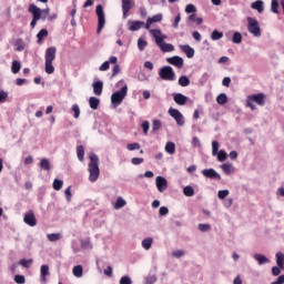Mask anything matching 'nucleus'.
I'll list each match as a JSON object with an SVG mask.
<instances>
[{
	"instance_id": "48",
	"label": "nucleus",
	"mask_w": 284,
	"mask_h": 284,
	"mask_svg": "<svg viewBox=\"0 0 284 284\" xmlns=\"http://www.w3.org/2000/svg\"><path fill=\"white\" fill-rule=\"evenodd\" d=\"M227 196H230V190H221L217 192V197L220 199V201L227 199Z\"/></svg>"
},
{
	"instance_id": "38",
	"label": "nucleus",
	"mask_w": 284,
	"mask_h": 284,
	"mask_svg": "<svg viewBox=\"0 0 284 284\" xmlns=\"http://www.w3.org/2000/svg\"><path fill=\"white\" fill-rule=\"evenodd\" d=\"M45 37H48V30L47 29L40 30L39 33L37 34L38 43H41V41H43Z\"/></svg>"
},
{
	"instance_id": "32",
	"label": "nucleus",
	"mask_w": 284,
	"mask_h": 284,
	"mask_svg": "<svg viewBox=\"0 0 284 284\" xmlns=\"http://www.w3.org/2000/svg\"><path fill=\"white\" fill-rule=\"evenodd\" d=\"M179 85H181V88H187V85H190V78L186 75H181L179 78Z\"/></svg>"
},
{
	"instance_id": "3",
	"label": "nucleus",
	"mask_w": 284,
	"mask_h": 284,
	"mask_svg": "<svg viewBox=\"0 0 284 284\" xmlns=\"http://www.w3.org/2000/svg\"><path fill=\"white\" fill-rule=\"evenodd\" d=\"M45 64L44 70L47 74H54V65L52 64V61L57 59V47H50L45 50Z\"/></svg>"
},
{
	"instance_id": "64",
	"label": "nucleus",
	"mask_w": 284,
	"mask_h": 284,
	"mask_svg": "<svg viewBox=\"0 0 284 284\" xmlns=\"http://www.w3.org/2000/svg\"><path fill=\"white\" fill-rule=\"evenodd\" d=\"M271 284H284V275H280L276 281Z\"/></svg>"
},
{
	"instance_id": "5",
	"label": "nucleus",
	"mask_w": 284,
	"mask_h": 284,
	"mask_svg": "<svg viewBox=\"0 0 284 284\" xmlns=\"http://www.w3.org/2000/svg\"><path fill=\"white\" fill-rule=\"evenodd\" d=\"M246 21H247V30L250 34H253V37L255 38L261 37V26L258 24V20L252 17H248Z\"/></svg>"
},
{
	"instance_id": "2",
	"label": "nucleus",
	"mask_w": 284,
	"mask_h": 284,
	"mask_svg": "<svg viewBox=\"0 0 284 284\" xmlns=\"http://www.w3.org/2000/svg\"><path fill=\"white\" fill-rule=\"evenodd\" d=\"M150 33L155 39V43H156L158 48H160V50L162 52H174V45L164 42L165 39H168V36L163 34L161 32V30H159V29H151Z\"/></svg>"
},
{
	"instance_id": "41",
	"label": "nucleus",
	"mask_w": 284,
	"mask_h": 284,
	"mask_svg": "<svg viewBox=\"0 0 284 284\" xmlns=\"http://www.w3.org/2000/svg\"><path fill=\"white\" fill-rule=\"evenodd\" d=\"M233 43H242L243 42V36L241 32H234L232 38Z\"/></svg>"
},
{
	"instance_id": "30",
	"label": "nucleus",
	"mask_w": 284,
	"mask_h": 284,
	"mask_svg": "<svg viewBox=\"0 0 284 284\" xmlns=\"http://www.w3.org/2000/svg\"><path fill=\"white\" fill-rule=\"evenodd\" d=\"M221 170H223L225 174H232V172H234V165L230 163H224L221 165Z\"/></svg>"
},
{
	"instance_id": "6",
	"label": "nucleus",
	"mask_w": 284,
	"mask_h": 284,
	"mask_svg": "<svg viewBox=\"0 0 284 284\" xmlns=\"http://www.w3.org/2000/svg\"><path fill=\"white\" fill-rule=\"evenodd\" d=\"M95 14L98 17L97 34H101V30L105 28V12H103V6L98 4L95 8Z\"/></svg>"
},
{
	"instance_id": "42",
	"label": "nucleus",
	"mask_w": 284,
	"mask_h": 284,
	"mask_svg": "<svg viewBox=\"0 0 284 284\" xmlns=\"http://www.w3.org/2000/svg\"><path fill=\"white\" fill-rule=\"evenodd\" d=\"M126 150H129V152H134V150H141V144H139V142L129 143L126 145Z\"/></svg>"
},
{
	"instance_id": "52",
	"label": "nucleus",
	"mask_w": 284,
	"mask_h": 284,
	"mask_svg": "<svg viewBox=\"0 0 284 284\" xmlns=\"http://www.w3.org/2000/svg\"><path fill=\"white\" fill-rule=\"evenodd\" d=\"M50 14V8H45L43 10L40 9V19H42V21H45V19H48V16Z\"/></svg>"
},
{
	"instance_id": "22",
	"label": "nucleus",
	"mask_w": 284,
	"mask_h": 284,
	"mask_svg": "<svg viewBox=\"0 0 284 284\" xmlns=\"http://www.w3.org/2000/svg\"><path fill=\"white\" fill-rule=\"evenodd\" d=\"M154 243V239L152 237H146L141 242V246L143 247V250H145L146 252L150 251L152 248V244Z\"/></svg>"
},
{
	"instance_id": "31",
	"label": "nucleus",
	"mask_w": 284,
	"mask_h": 284,
	"mask_svg": "<svg viewBox=\"0 0 284 284\" xmlns=\"http://www.w3.org/2000/svg\"><path fill=\"white\" fill-rule=\"evenodd\" d=\"M128 205V202L123 200V197H118L114 204V210H121L122 207H125Z\"/></svg>"
},
{
	"instance_id": "12",
	"label": "nucleus",
	"mask_w": 284,
	"mask_h": 284,
	"mask_svg": "<svg viewBox=\"0 0 284 284\" xmlns=\"http://www.w3.org/2000/svg\"><path fill=\"white\" fill-rule=\"evenodd\" d=\"M155 185L160 192H165L168 190V180L163 176H156Z\"/></svg>"
},
{
	"instance_id": "53",
	"label": "nucleus",
	"mask_w": 284,
	"mask_h": 284,
	"mask_svg": "<svg viewBox=\"0 0 284 284\" xmlns=\"http://www.w3.org/2000/svg\"><path fill=\"white\" fill-rule=\"evenodd\" d=\"M33 261L32 260H26V258H22L19 261V265H22L23 267H30V265H32Z\"/></svg>"
},
{
	"instance_id": "46",
	"label": "nucleus",
	"mask_w": 284,
	"mask_h": 284,
	"mask_svg": "<svg viewBox=\"0 0 284 284\" xmlns=\"http://www.w3.org/2000/svg\"><path fill=\"white\" fill-rule=\"evenodd\" d=\"M217 154V161H220V163H223V161L227 160V152H225L224 150L219 151Z\"/></svg>"
},
{
	"instance_id": "59",
	"label": "nucleus",
	"mask_w": 284,
	"mask_h": 284,
	"mask_svg": "<svg viewBox=\"0 0 284 284\" xmlns=\"http://www.w3.org/2000/svg\"><path fill=\"white\" fill-rule=\"evenodd\" d=\"M246 105L247 108H251L252 111L256 110V104L254 103L253 100H250V98H246Z\"/></svg>"
},
{
	"instance_id": "36",
	"label": "nucleus",
	"mask_w": 284,
	"mask_h": 284,
	"mask_svg": "<svg viewBox=\"0 0 284 284\" xmlns=\"http://www.w3.org/2000/svg\"><path fill=\"white\" fill-rule=\"evenodd\" d=\"M41 276L43 281H45V277L50 275V267L48 265H42L40 270Z\"/></svg>"
},
{
	"instance_id": "28",
	"label": "nucleus",
	"mask_w": 284,
	"mask_h": 284,
	"mask_svg": "<svg viewBox=\"0 0 284 284\" xmlns=\"http://www.w3.org/2000/svg\"><path fill=\"white\" fill-rule=\"evenodd\" d=\"M47 239L50 243H57V241H61V233H50L47 235Z\"/></svg>"
},
{
	"instance_id": "39",
	"label": "nucleus",
	"mask_w": 284,
	"mask_h": 284,
	"mask_svg": "<svg viewBox=\"0 0 284 284\" xmlns=\"http://www.w3.org/2000/svg\"><path fill=\"white\" fill-rule=\"evenodd\" d=\"M77 156L79 161H83V156H85V150L83 149V145H79L77 148Z\"/></svg>"
},
{
	"instance_id": "16",
	"label": "nucleus",
	"mask_w": 284,
	"mask_h": 284,
	"mask_svg": "<svg viewBox=\"0 0 284 284\" xmlns=\"http://www.w3.org/2000/svg\"><path fill=\"white\" fill-rule=\"evenodd\" d=\"M173 101L178 105H185L187 103V97L183 95V93H173Z\"/></svg>"
},
{
	"instance_id": "62",
	"label": "nucleus",
	"mask_w": 284,
	"mask_h": 284,
	"mask_svg": "<svg viewBox=\"0 0 284 284\" xmlns=\"http://www.w3.org/2000/svg\"><path fill=\"white\" fill-rule=\"evenodd\" d=\"M142 130H143V134L148 135V132H149V130H150V122L144 121V122L142 123Z\"/></svg>"
},
{
	"instance_id": "11",
	"label": "nucleus",
	"mask_w": 284,
	"mask_h": 284,
	"mask_svg": "<svg viewBox=\"0 0 284 284\" xmlns=\"http://www.w3.org/2000/svg\"><path fill=\"white\" fill-rule=\"evenodd\" d=\"M166 61H168V63H170L171 65H174L179 70H181V68H183V63H184L183 58H181L179 55L168 58Z\"/></svg>"
},
{
	"instance_id": "44",
	"label": "nucleus",
	"mask_w": 284,
	"mask_h": 284,
	"mask_svg": "<svg viewBox=\"0 0 284 284\" xmlns=\"http://www.w3.org/2000/svg\"><path fill=\"white\" fill-rule=\"evenodd\" d=\"M184 196H194V187L187 185L183 189Z\"/></svg>"
},
{
	"instance_id": "58",
	"label": "nucleus",
	"mask_w": 284,
	"mask_h": 284,
	"mask_svg": "<svg viewBox=\"0 0 284 284\" xmlns=\"http://www.w3.org/2000/svg\"><path fill=\"white\" fill-rule=\"evenodd\" d=\"M159 214L160 216H168V214H170V210L168 209V206H161L159 210Z\"/></svg>"
},
{
	"instance_id": "43",
	"label": "nucleus",
	"mask_w": 284,
	"mask_h": 284,
	"mask_svg": "<svg viewBox=\"0 0 284 284\" xmlns=\"http://www.w3.org/2000/svg\"><path fill=\"white\" fill-rule=\"evenodd\" d=\"M16 50L18 52H23V50H26V43H23V40L19 39L16 41Z\"/></svg>"
},
{
	"instance_id": "8",
	"label": "nucleus",
	"mask_w": 284,
	"mask_h": 284,
	"mask_svg": "<svg viewBox=\"0 0 284 284\" xmlns=\"http://www.w3.org/2000/svg\"><path fill=\"white\" fill-rule=\"evenodd\" d=\"M169 114L170 116H172V119H174V121L176 122V125H179L180 128H182V125H185V118L183 116L181 111L174 108H170Z\"/></svg>"
},
{
	"instance_id": "47",
	"label": "nucleus",
	"mask_w": 284,
	"mask_h": 284,
	"mask_svg": "<svg viewBox=\"0 0 284 284\" xmlns=\"http://www.w3.org/2000/svg\"><path fill=\"white\" fill-rule=\"evenodd\" d=\"M149 20L152 22V23H161V21H163V14L162 13H158L151 18H149Z\"/></svg>"
},
{
	"instance_id": "40",
	"label": "nucleus",
	"mask_w": 284,
	"mask_h": 284,
	"mask_svg": "<svg viewBox=\"0 0 284 284\" xmlns=\"http://www.w3.org/2000/svg\"><path fill=\"white\" fill-rule=\"evenodd\" d=\"M71 110L74 119H79V116H81V108H79V104H73Z\"/></svg>"
},
{
	"instance_id": "50",
	"label": "nucleus",
	"mask_w": 284,
	"mask_h": 284,
	"mask_svg": "<svg viewBox=\"0 0 284 284\" xmlns=\"http://www.w3.org/2000/svg\"><path fill=\"white\" fill-rule=\"evenodd\" d=\"M271 12H273L274 14H278V0H272Z\"/></svg>"
},
{
	"instance_id": "34",
	"label": "nucleus",
	"mask_w": 284,
	"mask_h": 284,
	"mask_svg": "<svg viewBox=\"0 0 284 284\" xmlns=\"http://www.w3.org/2000/svg\"><path fill=\"white\" fill-rule=\"evenodd\" d=\"M216 101H217L219 105H225V103H227V94L220 93L216 98Z\"/></svg>"
},
{
	"instance_id": "18",
	"label": "nucleus",
	"mask_w": 284,
	"mask_h": 284,
	"mask_svg": "<svg viewBox=\"0 0 284 284\" xmlns=\"http://www.w3.org/2000/svg\"><path fill=\"white\" fill-rule=\"evenodd\" d=\"M180 50L186 54L187 59H192L194 57V49L190 47V44H181Z\"/></svg>"
},
{
	"instance_id": "56",
	"label": "nucleus",
	"mask_w": 284,
	"mask_h": 284,
	"mask_svg": "<svg viewBox=\"0 0 284 284\" xmlns=\"http://www.w3.org/2000/svg\"><path fill=\"white\" fill-rule=\"evenodd\" d=\"M120 284H132V278L129 275H124L120 278Z\"/></svg>"
},
{
	"instance_id": "63",
	"label": "nucleus",
	"mask_w": 284,
	"mask_h": 284,
	"mask_svg": "<svg viewBox=\"0 0 284 284\" xmlns=\"http://www.w3.org/2000/svg\"><path fill=\"white\" fill-rule=\"evenodd\" d=\"M155 281H156V276L154 275L145 277V284H154Z\"/></svg>"
},
{
	"instance_id": "7",
	"label": "nucleus",
	"mask_w": 284,
	"mask_h": 284,
	"mask_svg": "<svg viewBox=\"0 0 284 284\" xmlns=\"http://www.w3.org/2000/svg\"><path fill=\"white\" fill-rule=\"evenodd\" d=\"M159 74L163 81H175L176 79V73H174V69L170 65L161 68Z\"/></svg>"
},
{
	"instance_id": "26",
	"label": "nucleus",
	"mask_w": 284,
	"mask_h": 284,
	"mask_svg": "<svg viewBox=\"0 0 284 284\" xmlns=\"http://www.w3.org/2000/svg\"><path fill=\"white\" fill-rule=\"evenodd\" d=\"M72 274L75 278H81V276H83V266L75 265L72 270Z\"/></svg>"
},
{
	"instance_id": "60",
	"label": "nucleus",
	"mask_w": 284,
	"mask_h": 284,
	"mask_svg": "<svg viewBox=\"0 0 284 284\" xmlns=\"http://www.w3.org/2000/svg\"><path fill=\"white\" fill-rule=\"evenodd\" d=\"M14 281L18 284H24L26 283V276H23V275H16L14 276Z\"/></svg>"
},
{
	"instance_id": "61",
	"label": "nucleus",
	"mask_w": 284,
	"mask_h": 284,
	"mask_svg": "<svg viewBox=\"0 0 284 284\" xmlns=\"http://www.w3.org/2000/svg\"><path fill=\"white\" fill-rule=\"evenodd\" d=\"M8 101V92L0 91V103H6Z\"/></svg>"
},
{
	"instance_id": "20",
	"label": "nucleus",
	"mask_w": 284,
	"mask_h": 284,
	"mask_svg": "<svg viewBox=\"0 0 284 284\" xmlns=\"http://www.w3.org/2000/svg\"><path fill=\"white\" fill-rule=\"evenodd\" d=\"M93 92L95 97H101V94H103V81H98L93 83Z\"/></svg>"
},
{
	"instance_id": "9",
	"label": "nucleus",
	"mask_w": 284,
	"mask_h": 284,
	"mask_svg": "<svg viewBox=\"0 0 284 284\" xmlns=\"http://www.w3.org/2000/svg\"><path fill=\"white\" fill-rule=\"evenodd\" d=\"M29 12L33 17L30 26H31V28H36L37 21H39L41 19V9L39 7H37L36 4H30Z\"/></svg>"
},
{
	"instance_id": "51",
	"label": "nucleus",
	"mask_w": 284,
	"mask_h": 284,
	"mask_svg": "<svg viewBox=\"0 0 284 284\" xmlns=\"http://www.w3.org/2000/svg\"><path fill=\"white\" fill-rule=\"evenodd\" d=\"M61 187H63V181L55 179L53 181V190H55L57 192H59V190H61Z\"/></svg>"
},
{
	"instance_id": "23",
	"label": "nucleus",
	"mask_w": 284,
	"mask_h": 284,
	"mask_svg": "<svg viewBox=\"0 0 284 284\" xmlns=\"http://www.w3.org/2000/svg\"><path fill=\"white\" fill-rule=\"evenodd\" d=\"M275 258H276L277 267H280L281 270H284V253L283 252H277L275 254Z\"/></svg>"
},
{
	"instance_id": "49",
	"label": "nucleus",
	"mask_w": 284,
	"mask_h": 284,
	"mask_svg": "<svg viewBox=\"0 0 284 284\" xmlns=\"http://www.w3.org/2000/svg\"><path fill=\"white\" fill-rule=\"evenodd\" d=\"M161 128H163V124L161 123V121H159V120H153V123H152V131H153V132H159V130H161Z\"/></svg>"
},
{
	"instance_id": "27",
	"label": "nucleus",
	"mask_w": 284,
	"mask_h": 284,
	"mask_svg": "<svg viewBox=\"0 0 284 284\" xmlns=\"http://www.w3.org/2000/svg\"><path fill=\"white\" fill-rule=\"evenodd\" d=\"M164 150L168 154H174L176 152V144L174 142H168Z\"/></svg>"
},
{
	"instance_id": "21",
	"label": "nucleus",
	"mask_w": 284,
	"mask_h": 284,
	"mask_svg": "<svg viewBox=\"0 0 284 284\" xmlns=\"http://www.w3.org/2000/svg\"><path fill=\"white\" fill-rule=\"evenodd\" d=\"M251 8L253 10H257L260 14L263 13V10H265L263 0H256L251 4Z\"/></svg>"
},
{
	"instance_id": "37",
	"label": "nucleus",
	"mask_w": 284,
	"mask_h": 284,
	"mask_svg": "<svg viewBox=\"0 0 284 284\" xmlns=\"http://www.w3.org/2000/svg\"><path fill=\"white\" fill-rule=\"evenodd\" d=\"M211 39H212V41H219L220 39H223V32H221L219 30H214L211 33Z\"/></svg>"
},
{
	"instance_id": "57",
	"label": "nucleus",
	"mask_w": 284,
	"mask_h": 284,
	"mask_svg": "<svg viewBox=\"0 0 284 284\" xmlns=\"http://www.w3.org/2000/svg\"><path fill=\"white\" fill-rule=\"evenodd\" d=\"M186 14H192L193 12H196V7L194 4H187L185 7Z\"/></svg>"
},
{
	"instance_id": "15",
	"label": "nucleus",
	"mask_w": 284,
	"mask_h": 284,
	"mask_svg": "<svg viewBox=\"0 0 284 284\" xmlns=\"http://www.w3.org/2000/svg\"><path fill=\"white\" fill-rule=\"evenodd\" d=\"M134 2L132 0H122V12L123 18L128 19V12H130V9L133 8Z\"/></svg>"
},
{
	"instance_id": "45",
	"label": "nucleus",
	"mask_w": 284,
	"mask_h": 284,
	"mask_svg": "<svg viewBox=\"0 0 284 284\" xmlns=\"http://www.w3.org/2000/svg\"><path fill=\"white\" fill-rule=\"evenodd\" d=\"M197 230L199 232H210V230H212V225L200 223L197 224Z\"/></svg>"
},
{
	"instance_id": "1",
	"label": "nucleus",
	"mask_w": 284,
	"mask_h": 284,
	"mask_svg": "<svg viewBox=\"0 0 284 284\" xmlns=\"http://www.w3.org/2000/svg\"><path fill=\"white\" fill-rule=\"evenodd\" d=\"M90 162L88 164L89 181L90 183H97L99 176H101V170L99 169V155L91 153L89 155Z\"/></svg>"
},
{
	"instance_id": "35",
	"label": "nucleus",
	"mask_w": 284,
	"mask_h": 284,
	"mask_svg": "<svg viewBox=\"0 0 284 284\" xmlns=\"http://www.w3.org/2000/svg\"><path fill=\"white\" fill-rule=\"evenodd\" d=\"M138 48H139L140 52H143V50H145V48H148V41H145V39H143V38H139L138 39Z\"/></svg>"
},
{
	"instance_id": "13",
	"label": "nucleus",
	"mask_w": 284,
	"mask_h": 284,
	"mask_svg": "<svg viewBox=\"0 0 284 284\" xmlns=\"http://www.w3.org/2000/svg\"><path fill=\"white\" fill-rule=\"evenodd\" d=\"M250 101H253V103H256L257 105H265V94L258 93V94H252L248 95Z\"/></svg>"
},
{
	"instance_id": "17",
	"label": "nucleus",
	"mask_w": 284,
	"mask_h": 284,
	"mask_svg": "<svg viewBox=\"0 0 284 284\" xmlns=\"http://www.w3.org/2000/svg\"><path fill=\"white\" fill-rule=\"evenodd\" d=\"M143 26H145V22L143 21H129L130 32H136L138 30H141Z\"/></svg>"
},
{
	"instance_id": "24",
	"label": "nucleus",
	"mask_w": 284,
	"mask_h": 284,
	"mask_svg": "<svg viewBox=\"0 0 284 284\" xmlns=\"http://www.w3.org/2000/svg\"><path fill=\"white\" fill-rule=\"evenodd\" d=\"M40 169L44 170V172H50V170H52V166L50 165V160L48 159H42L40 161Z\"/></svg>"
},
{
	"instance_id": "55",
	"label": "nucleus",
	"mask_w": 284,
	"mask_h": 284,
	"mask_svg": "<svg viewBox=\"0 0 284 284\" xmlns=\"http://www.w3.org/2000/svg\"><path fill=\"white\" fill-rule=\"evenodd\" d=\"M100 72H105L108 70H110V61H105L103 62L100 67H99Z\"/></svg>"
},
{
	"instance_id": "19",
	"label": "nucleus",
	"mask_w": 284,
	"mask_h": 284,
	"mask_svg": "<svg viewBox=\"0 0 284 284\" xmlns=\"http://www.w3.org/2000/svg\"><path fill=\"white\" fill-rule=\"evenodd\" d=\"M253 257H254L255 261H257V265H265V264L270 263V258H267L263 254L255 253L253 255Z\"/></svg>"
},
{
	"instance_id": "33",
	"label": "nucleus",
	"mask_w": 284,
	"mask_h": 284,
	"mask_svg": "<svg viewBox=\"0 0 284 284\" xmlns=\"http://www.w3.org/2000/svg\"><path fill=\"white\" fill-rule=\"evenodd\" d=\"M11 71L13 74H19V72L21 71V62L14 60L11 65Z\"/></svg>"
},
{
	"instance_id": "4",
	"label": "nucleus",
	"mask_w": 284,
	"mask_h": 284,
	"mask_svg": "<svg viewBox=\"0 0 284 284\" xmlns=\"http://www.w3.org/2000/svg\"><path fill=\"white\" fill-rule=\"evenodd\" d=\"M128 97V85L121 88L120 91H115L111 95V103L114 108H119L123 103V100Z\"/></svg>"
},
{
	"instance_id": "14",
	"label": "nucleus",
	"mask_w": 284,
	"mask_h": 284,
	"mask_svg": "<svg viewBox=\"0 0 284 284\" xmlns=\"http://www.w3.org/2000/svg\"><path fill=\"white\" fill-rule=\"evenodd\" d=\"M202 174L206 179H217V181H221V174H219L214 169H204Z\"/></svg>"
},
{
	"instance_id": "10",
	"label": "nucleus",
	"mask_w": 284,
	"mask_h": 284,
	"mask_svg": "<svg viewBox=\"0 0 284 284\" xmlns=\"http://www.w3.org/2000/svg\"><path fill=\"white\" fill-rule=\"evenodd\" d=\"M23 221L27 225H29L30 227H34L37 225V217L34 216V212L33 211H29L24 217Z\"/></svg>"
},
{
	"instance_id": "54",
	"label": "nucleus",
	"mask_w": 284,
	"mask_h": 284,
	"mask_svg": "<svg viewBox=\"0 0 284 284\" xmlns=\"http://www.w3.org/2000/svg\"><path fill=\"white\" fill-rule=\"evenodd\" d=\"M216 154H219V142L217 141H213L212 142V155L216 156Z\"/></svg>"
},
{
	"instance_id": "25",
	"label": "nucleus",
	"mask_w": 284,
	"mask_h": 284,
	"mask_svg": "<svg viewBox=\"0 0 284 284\" xmlns=\"http://www.w3.org/2000/svg\"><path fill=\"white\" fill-rule=\"evenodd\" d=\"M100 103H101V101L99 100V98L91 97L89 99V104H90L91 110H99Z\"/></svg>"
},
{
	"instance_id": "29",
	"label": "nucleus",
	"mask_w": 284,
	"mask_h": 284,
	"mask_svg": "<svg viewBox=\"0 0 284 284\" xmlns=\"http://www.w3.org/2000/svg\"><path fill=\"white\" fill-rule=\"evenodd\" d=\"M172 258H183L185 256V251L182 248L174 250L171 252Z\"/></svg>"
}]
</instances>
